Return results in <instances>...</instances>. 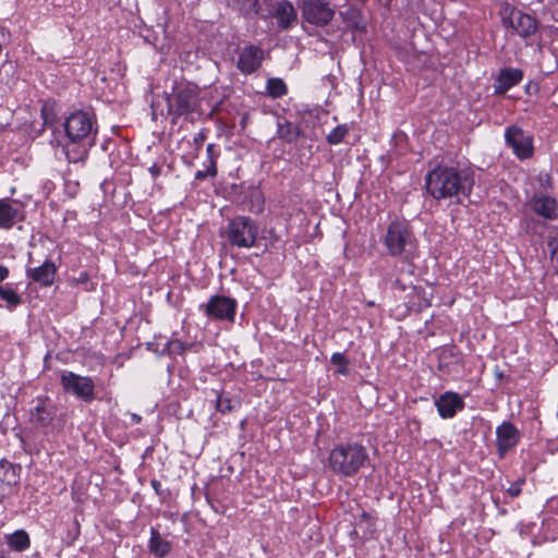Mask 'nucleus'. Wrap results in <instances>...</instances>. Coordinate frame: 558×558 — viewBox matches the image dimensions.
<instances>
[{"label": "nucleus", "instance_id": "9", "mask_svg": "<svg viewBox=\"0 0 558 558\" xmlns=\"http://www.w3.org/2000/svg\"><path fill=\"white\" fill-rule=\"evenodd\" d=\"M199 308L209 319L233 323L238 302L235 299L216 294L210 296L206 304H201Z\"/></svg>", "mask_w": 558, "mask_h": 558}, {"label": "nucleus", "instance_id": "36", "mask_svg": "<svg viewBox=\"0 0 558 558\" xmlns=\"http://www.w3.org/2000/svg\"><path fill=\"white\" fill-rule=\"evenodd\" d=\"M538 182L543 190H549L553 186V180L549 173H539Z\"/></svg>", "mask_w": 558, "mask_h": 558}, {"label": "nucleus", "instance_id": "1", "mask_svg": "<svg viewBox=\"0 0 558 558\" xmlns=\"http://www.w3.org/2000/svg\"><path fill=\"white\" fill-rule=\"evenodd\" d=\"M64 140L62 150L69 162L85 163L89 150L96 145L97 119L86 110L71 112L63 122Z\"/></svg>", "mask_w": 558, "mask_h": 558}, {"label": "nucleus", "instance_id": "42", "mask_svg": "<svg viewBox=\"0 0 558 558\" xmlns=\"http://www.w3.org/2000/svg\"><path fill=\"white\" fill-rule=\"evenodd\" d=\"M131 422L133 424H140L142 422V416H140L138 414H131Z\"/></svg>", "mask_w": 558, "mask_h": 558}, {"label": "nucleus", "instance_id": "27", "mask_svg": "<svg viewBox=\"0 0 558 558\" xmlns=\"http://www.w3.org/2000/svg\"><path fill=\"white\" fill-rule=\"evenodd\" d=\"M215 395V407L216 410L221 414H228L232 412L234 405L231 400V398L223 392H220L218 390H211Z\"/></svg>", "mask_w": 558, "mask_h": 558}, {"label": "nucleus", "instance_id": "40", "mask_svg": "<svg viewBox=\"0 0 558 558\" xmlns=\"http://www.w3.org/2000/svg\"><path fill=\"white\" fill-rule=\"evenodd\" d=\"M150 486L153 487V489L155 490V493L158 496L163 497V490L161 488V483L158 480H151Z\"/></svg>", "mask_w": 558, "mask_h": 558}, {"label": "nucleus", "instance_id": "8", "mask_svg": "<svg viewBox=\"0 0 558 558\" xmlns=\"http://www.w3.org/2000/svg\"><path fill=\"white\" fill-rule=\"evenodd\" d=\"M60 384L65 393L73 395L84 402H92L95 398V384L88 376H81L71 371H63L60 376Z\"/></svg>", "mask_w": 558, "mask_h": 558}, {"label": "nucleus", "instance_id": "14", "mask_svg": "<svg viewBox=\"0 0 558 558\" xmlns=\"http://www.w3.org/2000/svg\"><path fill=\"white\" fill-rule=\"evenodd\" d=\"M462 397L453 391H446L435 399V407L439 416L444 420L452 418L459 411L464 409Z\"/></svg>", "mask_w": 558, "mask_h": 558}, {"label": "nucleus", "instance_id": "25", "mask_svg": "<svg viewBox=\"0 0 558 558\" xmlns=\"http://www.w3.org/2000/svg\"><path fill=\"white\" fill-rule=\"evenodd\" d=\"M266 93L271 98L277 99L288 94V87L282 78L270 77L266 82Z\"/></svg>", "mask_w": 558, "mask_h": 558}, {"label": "nucleus", "instance_id": "21", "mask_svg": "<svg viewBox=\"0 0 558 558\" xmlns=\"http://www.w3.org/2000/svg\"><path fill=\"white\" fill-rule=\"evenodd\" d=\"M148 548L151 554L162 558L167 556L171 550V543L160 535L156 527L150 529V537L148 542Z\"/></svg>", "mask_w": 558, "mask_h": 558}, {"label": "nucleus", "instance_id": "24", "mask_svg": "<svg viewBox=\"0 0 558 558\" xmlns=\"http://www.w3.org/2000/svg\"><path fill=\"white\" fill-rule=\"evenodd\" d=\"M278 137L287 143H293L301 136V130L292 122L283 121L277 124Z\"/></svg>", "mask_w": 558, "mask_h": 558}, {"label": "nucleus", "instance_id": "37", "mask_svg": "<svg viewBox=\"0 0 558 558\" xmlns=\"http://www.w3.org/2000/svg\"><path fill=\"white\" fill-rule=\"evenodd\" d=\"M206 153H207V163L208 165H210V161H216L218 155L215 153V145L214 144H208L207 145Z\"/></svg>", "mask_w": 558, "mask_h": 558}, {"label": "nucleus", "instance_id": "6", "mask_svg": "<svg viewBox=\"0 0 558 558\" xmlns=\"http://www.w3.org/2000/svg\"><path fill=\"white\" fill-rule=\"evenodd\" d=\"M258 231V225L253 218L236 216L228 222L225 235L231 246L252 248L256 244Z\"/></svg>", "mask_w": 558, "mask_h": 558}, {"label": "nucleus", "instance_id": "19", "mask_svg": "<svg viewBox=\"0 0 558 558\" xmlns=\"http://www.w3.org/2000/svg\"><path fill=\"white\" fill-rule=\"evenodd\" d=\"M274 17L280 29H289L296 23L298 13L289 0H281L276 4Z\"/></svg>", "mask_w": 558, "mask_h": 558}, {"label": "nucleus", "instance_id": "45", "mask_svg": "<svg viewBox=\"0 0 558 558\" xmlns=\"http://www.w3.org/2000/svg\"><path fill=\"white\" fill-rule=\"evenodd\" d=\"M444 359H445V354L442 355L440 363H439V369H441V371H444V368H445L444 363H442Z\"/></svg>", "mask_w": 558, "mask_h": 558}, {"label": "nucleus", "instance_id": "10", "mask_svg": "<svg viewBox=\"0 0 558 558\" xmlns=\"http://www.w3.org/2000/svg\"><path fill=\"white\" fill-rule=\"evenodd\" d=\"M502 25L511 28L515 35L522 38L532 36L538 28V22L535 17L515 8L505 10Z\"/></svg>", "mask_w": 558, "mask_h": 558}, {"label": "nucleus", "instance_id": "26", "mask_svg": "<svg viewBox=\"0 0 558 558\" xmlns=\"http://www.w3.org/2000/svg\"><path fill=\"white\" fill-rule=\"evenodd\" d=\"M0 298L7 303L9 310H13L22 303V298L9 283L0 286Z\"/></svg>", "mask_w": 558, "mask_h": 558}, {"label": "nucleus", "instance_id": "3", "mask_svg": "<svg viewBox=\"0 0 558 558\" xmlns=\"http://www.w3.org/2000/svg\"><path fill=\"white\" fill-rule=\"evenodd\" d=\"M369 461L368 450L357 441L337 444L329 452L328 468L338 477H352Z\"/></svg>", "mask_w": 558, "mask_h": 558}, {"label": "nucleus", "instance_id": "34", "mask_svg": "<svg viewBox=\"0 0 558 558\" xmlns=\"http://www.w3.org/2000/svg\"><path fill=\"white\" fill-rule=\"evenodd\" d=\"M525 484V477H519L517 481L512 482L510 486L507 488V494L511 498L519 497L522 493V486Z\"/></svg>", "mask_w": 558, "mask_h": 558}, {"label": "nucleus", "instance_id": "32", "mask_svg": "<svg viewBox=\"0 0 558 558\" xmlns=\"http://www.w3.org/2000/svg\"><path fill=\"white\" fill-rule=\"evenodd\" d=\"M218 169H217V161H210V165H206V168L204 170H198L194 174L195 181H204L208 177L214 178L217 175Z\"/></svg>", "mask_w": 558, "mask_h": 558}, {"label": "nucleus", "instance_id": "11", "mask_svg": "<svg viewBox=\"0 0 558 558\" xmlns=\"http://www.w3.org/2000/svg\"><path fill=\"white\" fill-rule=\"evenodd\" d=\"M505 142L519 160L530 159L534 154L533 136L515 124L506 129Z\"/></svg>", "mask_w": 558, "mask_h": 558}, {"label": "nucleus", "instance_id": "20", "mask_svg": "<svg viewBox=\"0 0 558 558\" xmlns=\"http://www.w3.org/2000/svg\"><path fill=\"white\" fill-rule=\"evenodd\" d=\"M533 210L549 220L558 219V203L554 197L535 194L532 199Z\"/></svg>", "mask_w": 558, "mask_h": 558}, {"label": "nucleus", "instance_id": "39", "mask_svg": "<svg viewBox=\"0 0 558 558\" xmlns=\"http://www.w3.org/2000/svg\"><path fill=\"white\" fill-rule=\"evenodd\" d=\"M161 167L157 163H154L151 167L148 168V172L151 175L154 180H156L161 174Z\"/></svg>", "mask_w": 558, "mask_h": 558}, {"label": "nucleus", "instance_id": "29", "mask_svg": "<svg viewBox=\"0 0 558 558\" xmlns=\"http://www.w3.org/2000/svg\"><path fill=\"white\" fill-rule=\"evenodd\" d=\"M350 129L347 124L337 125L327 136L326 142L329 145H339L342 143Z\"/></svg>", "mask_w": 558, "mask_h": 558}, {"label": "nucleus", "instance_id": "18", "mask_svg": "<svg viewBox=\"0 0 558 558\" xmlns=\"http://www.w3.org/2000/svg\"><path fill=\"white\" fill-rule=\"evenodd\" d=\"M523 80V71L517 68H504L500 70L494 84L496 94H505Z\"/></svg>", "mask_w": 558, "mask_h": 558}, {"label": "nucleus", "instance_id": "5", "mask_svg": "<svg viewBox=\"0 0 558 558\" xmlns=\"http://www.w3.org/2000/svg\"><path fill=\"white\" fill-rule=\"evenodd\" d=\"M166 100L167 113L171 117L173 124L181 117L187 118L198 112L202 101L198 87L189 82L177 83L172 93L167 94Z\"/></svg>", "mask_w": 558, "mask_h": 558}, {"label": "nucleus", "instance_id": "4", "mask_svg": "<svg viewBox=\"0 0 558 558\" xmlns=\"http://www.w3.org/2000/svg\"><path fill=\"white\" fill-rule=\"evenodd\" d=\"M387 254L412 262L417 256V239L409 220L396 218L391 220L381 238Z\"/></svg>", "mask_w": 558, "mask_h": 558}, {"label": "nucleus", "instance_id": "43", "mask_svg": "<svg viewBox=\"0 0 558 558\" xmlns=\"http://www.w3.org/2000/svg\"><path fill=\"white\" fill-rule=\"evenodd\" d=\"M393 284L401 291H404L407 289L405 284L401 283V281L399 279H397Z\"/></svg>", "mask_w": 558, "mask_h": 558}, {"label": "nucleus", "instance_id": "41", "mask_svg": "<svg viewBox=\"0 0 558 558\" xmlns=\"http://www.w3.org/2000/svg\"><path fill=\"white\" fill-rule=\"evenodd\" d=\"M9 269L4 265L0 264V283L9 277Z\"/></svg>", "mask_w": 558, "mask_h": 558}, {"label": "nucleus", "instance_id": "31", "mask_svg": "<svg viewBox=\"0 0 558 558\" xmlns=\"http://www.w3.org/2000/svg\"><path fill=\"white\" fill-rule=\"evenodd\" d=\"M250 202L248 210L252 213H260L264 208V197L260 191L253 190L250 193Z\"/></svg>", "mask_w": 558, "mask_h": 558}, {"label": "nucleus", "instance_id": "17", "mask_svg": "<svg viewBox=\"0 0 558 558\" xmlns=\"http://www.w3.org/2000/svg\"><path fill=\"white\" fill-rule=\"evenodd\" d=\"M57 266L51 259H46L40 266L28 268L26 276L41 287H50L56 278Z\"/></svg>", "mask_w": 558, "mask_h": 558}, {"label": "nucleus", "instance_id": "33", "mask_svg": "<svg viewBox=\"0 0 558 558\" xmlns=\"http://www.w3.org/2000/svg\"><path fill=\"white\" fill-rule=\"evenodd\" d=\"M169 354L180 355L186 350V344L179 339H171L165 349Z\"/></svg>", "mask_w": 558, "mask_h": 558}, {"label": "nucleus", "instance_id": "16", "mask_svg": "<svg viewBox=\"0 0 558 558\" xmlns=\"http://www.w3.org/2000/svg\"><path fill=\"white\" fill-rule=\"evenodd\" d=\"M54 415V407L48 398H37L36 405L29 410V421L40 427L49 426Z\"/></svg>", "mask_w": 558, "mask_h": 558}, {"label": "nucleus", "instance_id": "13", "mask_svg": "<svg viewBox=\"0 0 558 558\" xmlns=\"http://www.w3.org/2000/svg\"><path fill=\"white\" fill-rule=\"evenodd\" d=\"M520 432L517 426L509 422L504 421L496 428V447L497 453L504 458L506 453L513 449L520 441Z\"/></svg>", "mask_w": 558, "mask_h": 558}, {"label": "nucleus", "instance_id": "2", "mask_svg": "<svg viewBox=\"0 0 558 558\" xmlns=\"http://www.w3.org/2000/svg\"><path fill=\"white\" fill-rule=\"evenodd\" d=\"M474 184V171L459 165L438 166L429 171L425 179L426 190L433 198L437 201L454 198L456 203L468 198Z\"/></svg>", "mask_w": 558, "mask_h": 558}, {"label": "nucleus", "instance_id": "23", "mask_svg": "<svg viewBox=\"0 0 558 558\" xmlns=\"http://www.w3.org/2000/svg\"><path fill=\"white\" fill-rule=\"evenodd\" d=\"M340 16L343 23H345L347 27L350 29L364 31L366 27L363 21L362 12L354 7H350L345 11H341Z\"/></svg>", "mask_w": 558, "mask_h": 558}, {"label": "nucleus", "instance_id": "7", "mask_svg": "<svg viewBox=\"0 0 558 558\" xmlns=\"http://www.w3.org/2000/svg\"><path fill=\"white\" fill-rule=\"evenodd\" d=\"M298 5L303 22L315 27H326L336 14L329 0H299Z\"/></svg>", "mask_w": 558, "mask_h": 558}, {"label": "nucleus", "instance_id": "28", "mask_svg": "<svg viewBox=\"0 0 558 558\" xmlns=\"http://www.w3.org/2000/svg\"><path fill=\"white\" fill-rule=\"evenodd\" d=\"M229 4L240 10L243 14H256L259 5L258 0H228Z\"/></svg>", "mask_w": 558, "mask_h": 558}, {"label": "nucleus", "instance_id": "30", "mask_svg": "<svg viewBox=\"0 0 558 558\" xmlns=\"http://www.w3.org/2000/svg\"><path fill=\"white\" fill-rule=\"evenodd\" d=\"M330 362L336 365L337 372L341 375H348L349 373V361L345 355L341 352H336L331 355Z\"/></svg>", "mask_w": 558, "mask_h": 558}, {"label": "nucleus", "instance_id": "35", "mask_svg": "<svg viewBox=\"0 0 558 558\" xmlns=\"http://www.w3.org/2000/svg\"><path fill=\"white\" fill-rule=\"evenodd\" d=\"M362 522H365L366 527L369 532L375 531V519L371 513L362 511V513L360 515V524Z\"/></svg>", "mask_w": 558, "mask_h": 558}, {"label": "nucleus", "instance_id": "15", "mask_svg": "<svg viewBox=\"0 0 558 558\" xmlns=\"http://www.w3.org/2000/svg\"><path fill=\"white\" fill-rule=\"evenodd\" d=\"M23 219L22 204L9 198L0 199V228L11 229L13 225Z\"/></svg>", "mask_w": 558, "mask_h": 558}, {"label": "nucleus", "instance_id": "12", "mask_svg": "<svg viewBox=\"0 0 558 558\" xmlns=\"http://www.w3.org/2000/svg\"><path fill=\"white\" fill-rule=\"evenodd\" d=\"M264 59V50L257 45L250 44L238 49L235 65L241 74L251 75L260 69Z\"/></svg>", "mask_w": 558, "mask_h": 558}, {"label": "nucleus", "instance_id": "22", "mask_svg": "<svg viewBox=\"0 0 558 558\" xmlns=\"http://www.w3.org/2000/svg\"><path fill=\"white\" fill-rule=\"evenodd\" d=\"M5 543L10 549L22 553L31 547V538L25 530H17L5 535Z\"/></svg>", "mask_w": 558, "mask_h": 558}, {"label": "nucleus", "instance_id": "38", "mask_svg": "<svg viewBox=\"0 0 558 558\" xmlns=\"http://www.w3.org/2000/svg\"><path fill=\"white\" fill-rule=\"evenodd\" d=\"M207 138V132L205 130H201L194 137V143L197 147L202 146L204 141Z\"/></svg>", "mask_w": 558, "mask_h": 558}, {"label": "nucleus", "instance_id": "44", "mask_svg": "<svg viewBox=\"0 0 558 558\" xmlns=\"http://www.w3.org/2000/svg\"><path fill=\"white\" fill-rule=\"evenodd\" d=\"M0 558H13L9 553L0 551Z\"/></svg>", "mask_w": 558, "mask_h": 558}]
</instances>
